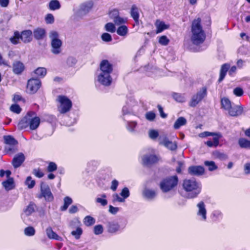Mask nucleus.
Returning a JSON list of instances; mask_svg holds the SVG:
<instances>
[{
    "label": "nucleus",
    "instance_id": "nucleus-55",
    "mask_svg": "<svg viewBox=\"0 0 250 250\" xmlns=\"http://www.w3.org/2000/svg\"><path fill=\"white\" fill-rule=\"evenodd\" d=\"M125 201V199L122 197H121L118 194L115 193L112 195V202L115 203L116 202H124Z\"/></svg>",
    "mask_w": 250,
    "mask_h": 250
},
{
    "label": "nucleus",
    "instance_id": "nucleus-51",
    "mask_svg": "<svg viewBox=\"0 0 250 250\" xmlns=\"http://www.w3.org/2000/svg\"><path fill=\"white\" fill-rule=\"evenodd\" d=\"M82 232V229L80 228H77L76 230L71 232V234L74 236L76 239H78L80 238Z\"/></svg>",
    "mask_w": 250,
    "mask_h": 250
},
{
    "label": "nucleus",
    "instance_id": "nucleus-1",
    "mask_svg": "<svg viewBox=\"0 0 250 250\" xmlns=\"http://www.w3.org/2000/svg\"><path fill=\"white\" fill-rule=\"evenodd\" d=\"M201 22L200 18H197L194 20L192 23L191 41L195 45L202 43L206 37Z\"/></svg>",
    "mask_w": 250,
    "mask_h": 250
},
{
    "label": "nucleus",
    "instance_id": "nucleus-24",
    "mask_svg": "<svg viewBox=\"0 0 250 250\" xmlns=\"http://www.w3.org/2000/svg\"><path fill=\"white\" fill-rule=\"evenodd\" d=\"M24 69L23 63L20 61H15L13 63V71L15 74H21Z\"/></svg>",
    "mask_w": 250,
    "mask_h": 250
},
{
    "label": "nucleus",
    "instance_id": "nucleus-42",
    "mask_svg": "<svg viewBox=\"0 0 250 250\" xmlns=\"http://www.w3.org/2000/svg\"><path fill=\"white\" fill-rule=\"evenodd\" d=\"M10 41L13 44H17L20 43V32L19 31H15L14 33L13 37L10 38Z\"/></svg>",
    "mask_w": 250,
    "mask_h": 250
},
{
    "label": "nucleus",
    "instance_id": "nucleus-49",
    "mask_svg": "<svg viewBox=\"0 0 250 250\" xmlns=\"http://www.w3.org/2000/svg\"><path fill=\"white\" fill-rule=\"evenodd\" d=\"M113 21L116 25H119L125 23L126 22L127 19L126 18H122L119 16L117 18L113 19Z\"/></svg>",
    "mask_w": 250,
    "mask_h": 250
},
{
    "label": "nucleus",
    "instance_id": "nucleus-12",
    "mask_svg": "<svg viewBox=\"0 0 250 250\" xmlns=\"http://www.w3.org/2000/svg\"><path fill=\"white\" fill-rule=\"evenodd\" d=\"M97 81L104 86H109L112 83V78L110 74L99 73L97 76Z\"/></svg>",
    "mask_w": 250,
    "mask_h": 250
},
{
    "label": "nucleus",
    "instance_id": "nucleus-44",
    "mask_svg": "<svg viewBox=\"0 0 250 250\" xmlns=\"http://www.w3.org/2000/svg\"><path fill=\"white\" fill-rule=\"evenodd\" d=\"M211 216L214 221H219L222 219L223 214L219 210H214L212 213Z\"/></svg>",
    "mask_w": 250,
    "mask_h": 250
},
{
    "label": "nucleus",
    "instance_id": "nucleus-26",
    "mask_svg": "<svg viewBox=\"0 0 250 250\" xmlns=\"http://www.w3.org/2000/svg\"><path fill=\"white\" fill-rule=\"evenodd\" d=\"M46 233L48 237L50 239H55L58 241H62V237L59 236L56 232H55L51 227H49L46 229Z\"/></svg>",
    "mask_w": 250,
    "mask_h": 250
},
{
    "label": "nucleus",
    "instance_id": "nucleus-17",
    "mask_svg": "<svg viewBox=\"0 0 250 250\" xmlns=\"http://www.w3.org/2000/svg\"><path fill=\"white\" fill-rule=\"evenodd\" d=\"M112 70V65L107 60H103L101 62L100 73L110 75Z\"/></svg>",
    "mask_w": 250,
    "mask_h": 250
},
{
    "label": "nucleus",
    "instance_id": "nucleus-2",
    "mask_svg": "<svg viewBox=\"0 0 250 250\" xmlns=\"http://www.w3.org/2000/svg\"><path fill=\"white\" fill-rule=\"evenodd\" d=\"M183 187L184 190L188 192V197L194 198L201 192L202 186L200 182L194 179H186L183 181Z\"/></svg>",
    "mask_w": 250,
    "mask_h": 250
},
{
    "label": "nucleus",
    "instance_id": "nucleus-31",
    "mask_svg": "<svg viewBox=\"0 0 250 250\" xmlns=\"http://www.w3.org/2000/svg\"><path fill=\"white\" fill-rule=\"evenodd\" d=\"M156 195V192L154 190L146 189L143 191V195L148 200L153 199Z\"/></svg>",
    "mask_w": 250,
    "mask_h": 250
},
{
    "label": "nucleus",
    "instance_id": "nucleus-10",
    "mask_svg": "<svg viewBox=\"0 0 250 250\" xmlns=\"http://www.w3.org/2000/svg\"><path fill=\"white\" fill-rule=\"evenodd\" d=\"M197 216L198 219L202 221L207 220V209L206 205L203 201H200L197 204Z\"/></svg>",
    "mask_w": 250,
    "mask_h": 250
},
{
    "label": "nucleus",
    "instance_id": "nucleus-19",
    "mask_svg": "<svg viewBox=\"0 0 250 250\" xmlns=\"http://www.w3.org/2000/svg\"><path fill=\"white\" fill-rule=\"evenodd\" d=\"M24 155L22 153H20L15 155L12 160V165L14 168H16L20 167L24 161Z\"/></svg>",
    "mask_w": 250,
    "mask_h": 250
},
{
    "label": "nucleus",
    "instance_id": "nucleus-56",
    "mask_svg": "<svg viewBox=\"0 0 250 250\" xmlns=\"http://www.w3.org/2000/svg\"><path fill=\"white\" fill-rule=\"evenodd\" d=\"M137 123L135 122H127L126 127L128 131L130 132L134 131V128L136 127Z\"/></svg>",
    "mask_w": 250,
    "mask_h": 250
},
{
    "label": "nucleus",
    "instance_id": "nucleus-28",
    "mask_svg": "<svg viewBox=\"0 0 250 250\" xmlns=\"http://www.w3.org/2000/svg\"><path fill=\"white\" fill-rule=\"evenodd\" d=\"M130 15L136 23H139V13L137 6L133 4L132 5L130 11Z\"/></svg>",
    "mask_w": 250,
    "mask_h": 250
},
{
    "label": "nucleus",
    "instance_id": "nucleus-16",
    "mask_svg": "<svg viewBox=\"0 0 250 250\" xmlns=\"http://www.w3.org/2000/svg\"><path fill=\"white\" fill-rule=\"evenodd\" d=\"M36 205L33 203H30L23 210V212L21 214V218L24 222H26L27 218L35 212L36 208Z\"/></svg>",
    "mask_w": 250,
    "mask_h": 250
},
{
    "label": "nucleus",
    "instance_id": "nucleus-18",
    "mask_svg": "<svg viewBox=\"0 0 250 250\" xmlns=\"http://www.w3.org/2000/svg\"><path fill=\"white\" fill-rule=\"evenodd\" d=\"M93 6V2L92 1H87L82 4L79 9V14L83 16L87 14L91 9Z\"/></svg>",
    "mask_w": 250,
    "mask_h": 250
},
{
    "label": "nucleus",
    "instance_id": "nucleus-8",
    "mask_svg": "<svg viewBox=\"0 0 250 250\" xmlns=\"http://www.w3.org/2000/svg\"><path fill=\"white\" fill-rule=\"evenodd\" d=\"M209 136H213L212 140H208L205 143V144L209 147H216L218 146L219 138L221 137V134L213 133L209 132H204L200 134V136L202 137Z\"/></svg>",
    "mask_w": 250,
    "mask_h": 250
},
{
    "label": "nucleus",
    "instance_id": "nucleus-37",
    "mask_svg": "<svg viewBox=\"0 0 250 250\" xmlns=\"http://www.w3.org/2000/svg\"><path fill=\"white\" fill-rule=\"evenodd\" d=\"M61 5L58 0H52L49 3V8L51 10H56L60 9Z\"/></svg>",
    "mask_w": 250,
    "mask_h": 250
},
{
    "label": "nucleus",
    "instance_id": "nucleus-11",
    "mask_svg": "<svg viewBox=\"0 0 250 250\" xmlns=\"http://www.w3.org/2000/svg\"><path fill=\"white\" fill-rule=\"evenodd\" d=\"M159 140L160 144L164 146L168 149L171 150H174L176 149L177 147L176 144L169 141L166 135L160 136Z\"/></svg>",
    "mask_w": 250,
    "mask_h": 250
},
{
    "label": "nucleus",
    "instance_id": "nucleus-21",
    "mask_svg": "<svg viewBox=\"0 0 250 250\" xmlns=\"http://www.w3.org/2000/svg\"><path fill=\"white\" fill-rule=\"evenodd\" d=\"M188 173L192 175L199 176L204 173V168L202 166H191L189 167Z\"/></svg>",
    "mask_w": 250,
    "mask_h": 250
},
{
    "label": "nucleus",
    "instance_id": "nucleus-57",
    "mask_svg": "<svg viewBox=\"0 0 250 250\" xmlns=\"http://www.w3.org/2000/svg\"><path fill=\"white\" fill-rule=\"evenodd\" d=\"M94 232L96 235H99L103 232V227L101 225H98L94 227Z\"/></svg>",
    "mask_w": 250,
    "mask_h": 250
},
{
    "label": "nucleus",
    "instance_id": "nucleus-32",
    "mask_svg": "<svg viewBox=\"0 0 250 250\" xmlns=\"http://www.w3.org/2000/svg\"><path fill=\"white\" fill-rule=\"evenodd\" d=\"M186 123L187 120L183 117H180L175 121L173 127L175 129H179L181 126L185 125Z\"/></svg>",
    "mask_w": 250,
    "mask_h": 250
},
{
    "label": "nucleus",
    "instance_id": "nucleus-14",
    "mask_svg": "<svg viewBox=\"0 0 250 250\" xmlns=\"http://www.w3.org/2000/svg\"><path fill=\"white\" fill-rule=\"evenodd\" d=\"M106 228L108 232L115 233L123 230L124 227H121L116 221H112L107 222Z\"/></svg>",
    "mask_w": 250,
    "mask_h": 250
},
{
    "label": "nucleus",
    "instance_id": "nucleus-34",
    "mask_svg": "<svg viewBox=\"0 0 250 250\" xmlns=\"http://www.w3.org/2000/svg\"><path fill=\"white\" fill-rule=\"evenodd\" d=\"M106 195L105 194H103L99 195L95 200L97 203L100 204L103 207L107 205V201L106 199Z\"/></svg>",
    "mask_w": 250,
    "mask_h": 250
},
{
    "label": "nucleus",
    "instance_id": "nucleus-64",
    "mask_svg": "<svg viewBox=\"0 0 250 250\" xmlns=\"http://www.w3.org/2000/svg\"><path fill=\"white\" fill-rule=\"evenodd\" d=\"M149 137L152 139H156L159 135L158 132L154 129H151L149 131Z\"/></svg>",
    "mask_w": 250,
    "mask_h": 250
},
{
    "label": "nucleus",
    "instance_id": "nucleus-35",
    "mask_svg": "<svg viewBox=\"0 0 250 250\" xmlns=\"http://www.w3.org/2000/svg\"><path fill=\"white\" fill-rule=\"evenodd\" d=\"M221 105L222 108L226 110H229L231 107V103L230 101L227 98H223L221 99Z\"/></svg>",
    "mask_w": 250,
    "mask_h": 250
},
{
    "label": "nucleus",
    "instance_id": "nucleus-7",
    "mask_svg": "<svg viewBox=\"0 0 250 250\" xmlns=\"http://www.w3.org/2000/svg\"><path fill=\"white\" fill-rule=\"evenodd\" d=\"M41 194L39 198L43 197L45 201L51 202L54 199V196L52 193L49 186L45 183L42 182L41 183Z\"/></svg>",
    "mask_w": 250,
    "mask_h": 250
},
{
    "label": "nucleus",
    "instance_id": "nucleus-59",
    "mask_svg": "<svg viewBox=\"0 0 250 250\" xmlns=\"http://www.w3.org/2000/svg\"><path fill=\"white\" fill-rule=\"evenodd\" d=\"M120 195L125 199L128 198L130 195V192L128 188L126 187L124 188L120 193Z\"/></svg>",
    "mask_w": 250,
    "mask_h": 250
},
{
    "label": "nucleus",
    "instance_id": "nucleus-4",
    "mask_svg": "<svg viewBox=\"0 0 250 250\" xmlns=\"http://www.w3.org/2000/svg\"><path fill=\"white\" fill-rule=\"evenodd\" d=\"M178 179L177 176H172L163 179L160 183V188L163 192L173 190L177 185Z\"/></svg>",
    "mask_w": 250,
    "mask_h": 250
},
{
    "label": "nucleus",
    "instance_id": "nucleus-58",
    "mask_svg": "<svg viewBox=\"0 0 250 250\" xmlns=\"http://www.w3.org/2000/svg\"><path fill=\"white\" fill-rule=\"evenodd\" d=\"M33 174L39 178H42L44 176V173L40 168H35L33 171Z\"/></svg>",
    "mask_w": 250,
    "mask_h": 250
},
{
    "label": "nucleus",
    "instance_id": "nucleus-9",
    "mask_svg": "<svg viewBox=\"0 0 250 250\" xmlns=\"http://www.w3.org/2000/svg\"><path fill=\"white\" fill-rule=\"evenodd\" d=\"M41 85V82L38 79H31L28 80L27 89L31 94L35 93L40 88Z\"/></svg>",
    "mask_w": 250,
    "mask_h": 250
},
{
    "label": "nucleus",
    "instance_id": "nucleus-47",
    "mask_svg": "<svg viewBox=\"0 0 250 250\" xmlns=\"http://www.w3.org/2000/svg\"><path fill=\"white\" fill-rule=\"evenodd\" d=\"M105 29L106 31L114 33L116 31V28L114 24L112 22H108L105 25Z\"/></svg>",
    "mask_w": 250,
    "mask_h": 250
},
{
    "label": "nucleus",
    "instance_id": "nucleus-46",
    "mask_svg": "<svg viewBox=\"0 0 250 250\" xmlns=\"http://www.w3.org/2000/svg\"><path fill=\"white\" fill-rule=\"evenodd\" d=\"M95 222V219L90 216H87L84 219V223L87 226H91L93 225Z\"/></svg>",
    "mask_w": 250,
    "mask_h": 250
},
{
    "label": "nucleus",
    "instance_id": "nucleus-54",
    "mask_svg": "<svg viewBox=\"0 0 250 250\" xmlns=\"http://www.w3.org/2000/svg\"><path fill=\"white\" fill-rule=\"evenodd\" d=\"M145 116L148 121H153L156 117V114L153 111H149L146 113Z\"/></svg>",
    "mask_w": 250,
    "mask_h": 250
},
{
    "label": "nucleus",
    "instance_id": "nucleus-50",
    "mask_svg": "<svg viewBox=\"0 0 250 250\" xmlns=\"http://www.w3.org/2000/svg\"><path fill=\"white\" fill-rule=\"evenodd\" d=\"M25 184L28 186L29 188H32L35 186V181L32 180L31 176H28L27 177L25 181Z\"/></svg>",
    "mask_w": 250,
    "mask_h": 250
},
{
    "label": "nucleus",
    "instance_id": "nucleus-6",
    "mask_svg": "<svg viewBox=\"0 0 250 250\" xmlns=\"http://www.w3.org/2000/svg\"><path fill=\"white\" fill-rule=\"evenodd\" d=\"M207 95V89L203 87L196 94L193 95L189 103V106L195 107Z\"/></svg>",
    "mask_w": 250,
    "mask_h": 250
},
{
    "label": "nucleus",
    "instance_id": "nucleus-41",
    "mask_svg": "<svg viewBox=\"0 0 250 250\" xmlns=\"http://www.w3.org/2000/svg\"><path fill=\"white\" fill-rule=\"evenodd\" d=\"M128 28L125 25H121L117 30V33L121 36H125L128 33Z\"/></svg>",
    "mask_w": 250,
    "mask_h": 250
},
{
    "label": "nucleus",
    "instance_id": "nucleus-61",
    "mask_svg": "<svg viewBox=\"0 0 250 250\" xmlns=\"http://www.w3.org/2000/svg\"><path fill=\"white\" fill-rule=\"evenodd\" d=\"M109 16L111 19L113 20L119 16V12L117 9H113L110 11Z\"/></svg>",
    "mask_w": 250,
    "mask_h": 250
},
{
    "label": "nucleus",
    "instance_id": "nucleus-60",
    "mask_svg": "<svg viewBox=\"0 0 250 250\" xmlns=\"http://www.w3.org/2000/svg\"><path fill=\"white\" fill-rule=\"evenodd\" d=\"M169 40L166 36H162L160 37L159 42L163 45H167L169 43Z\"/></svg>",
    "mask_w": 250,
    "mask_h": 250
},
{
    "label": "nucleus",
    "instance_id": "nucleus-13",
    "mask_svg": "<svg viewBox=\"0 0 250 250\" xmlns=\"http://www.w3.org/2000/svg\"><path fill=\"white\" fill-rule=\"evenodd\" d=\"M36 114L34 111H29L25 116H24L19 123L18 128L20 129H23L27 127H29V116L36 115Z\"/></svg>",
    "mask_w": 250,
    "mask_h": 250
},
{
    "label": "nucleus",
    "instance_id": "nucleus-30",
    "mask_svg": "<svg viewBox=\"0 0 250 250\" xmlns=\"http://www.w3.org/2000/svg\"><path fill=\"white\" fill-rule=\"evenodd\" d=\"M229 67L230 65L228 63H225L222 65L220 72V76L218 79L219 82H221L225 78Z\"/></svg>",
    "mask_w": 250,
    "mask_h": 250
},
{
    "label": "nucleus",
    "instance_id": "nucleus-33",
    "mask_svg": "<svg viewBox=\"0 0 250 250\" xmlns=\"http://www.w3.org/2000/svg\"><path fill=\"white\" fill-rule=\"evenodd\" d=\"M238 144L241 148L250 149V141L241 138L238 140Z\"/></svg>",
    "mask_w": 250,
    "mask_h": 250
},
{
    "label": "nucleus",
    "instance_id": "nucleus-48",
    "mask_svg": "<svg viewBox=\"0 0 250 250\" xmlns=\"http://www.w3.org/2000/svg\"><path fill=\"white\" fill-rule=\"evenodd\" d=\"M57 169V165L53 162H50L47 167V170L48 172H52L56 171Z\"/></svg>",
    "mask_w": 250,
    "mask_h": 250
},
{
    "label": "nucleus",
    "instance_id": "nucleus-52",
    "mask_svg": "<svg viewBox=\"0 0 250 250\" xmlns=\"http://www.w3.org/2000/svg\"><path fill=\"white\" fill-rule=\"evenodd\" d=\"M214 154L216 158L221 160H226L228 157L226 154L220 151H216L214 152Z\"/></svg>",
    "mask_w": 250,
    "mask_h": 250
},
{
    "label": "nucleus",
    "instance_id": "nucleus-45",
    "mask_svg": "<svg viewBox=\"0 0 250 250\" xmlns=\"http://www.w3.org/2000/svg\"><path fill=\"white\" fill-rule=\"evenodd\" d=\"M24 232L26 236H32L35 234V229L33 227L29 226L25 228Z\"/></svg>",
    "mask_w": 250,
    "mask_h": 250
},
{
    "label": "nucleus",
    "instance_id": "nucleus-53",
    "mask_svg": "<svg viewBox=\"0 0 250 250\" xmlns=\"http://www.w3.org/2000/svg\"><path fill=\"white\" fill-rule=\"evenodd\" d=\"M10 110L15 113L19 114L21 112V109L20 106L17 104H12L10 107Z\"/></svg>",
    "mask_w": 250,
    "mask_h": 250
},
{
    "label": "nucleus",
    "instance_id": "nucleus-29",
    "mask_svg": "<svg viewBox=\"0 0 250 250\" xmlns=\"http://www.w3.org/2000/svg\"><path fill=\"white\" fill-rule=\"evenodd\" d=\"M2 185L7 191L13 189L15 187L13 178H8L6 181L2 182Z\"/></svg>",
    "mask_w": 250,
    "mask_h": 250
},
{
    "label": "nucleus",
    "instance_id": "nucleus-22",
    "mask_svg": "<svg viewBox=\"0 0 250 250\" xmlns=\"http://www.w3.org/2000/svg\"><path fill=\"white\" fill-rule=\"evenodd\" d=\"M243 111L242 106L240 105H234L228 110L229 114L230 116L236 117L241 115Z\"/></svg>",
    "mask_w": 250,
    "mask_h": 250
},
{
    "label": "nucleus",
    "instance_id": "nucleus-40",
    "mask_svg": "<svg viewBox=\"0 0 250 250\" xmlns=\"http://www.w3.org/2000/svg\"><path fill=\"white\" fill-rule=\"evenodd\" d=\"M34 72L38 77L43 78L46 74V69L44 67H39Z\"/></svg>",
    "mask_w": 250,
    "mask_h": 250
},
{
    "label": "nucleus",
    "instance_id": "nucleus-62",
    "mask_svg": "<svg viewBox=\"0 0 250 250\" xmlns=\"http://www.w3.org/2000/svg\"><path fill=\"white\" fill-rule=\"evenodd\" d=\"M102 40L105 42H109L111 41L112 37L111 36L107 33H104L101 36Z\"/></svg>",
    "mask_w": 250,
    "mask_h": 250
},
{
    "label": "nucleus",
    "instance_id": "nucleus-63",
    "mask_svg": "<svg viewBox=\"0 0 250 250\" xmlns=\"http://www.w3.org/2000/svg\"><path fill=\"white\" fill-rule=\"evenodd\" d=\"M233 94L236 96H242L244 94L243 90L240 87H236L233 89Z\"/></svg>",
    "mask_w": 250,
    "mask_h": 250
},
{
    "label": "nucleus",
    "instance_id": "nucleus-23",
    "mask_svg": "<svg viewBox=\"0 0 250 250\" xmlns=\"http://www.w3.org/2000/svg\"><path fill=\"white\" fill-rule=\"evenodd\" d=\"M41 122L40 118L36 115L29 116V128L31 130H35L39 126Z\"/></svg>",
    "mask_w": 250,
    "mask_h": 250
},
{
    "label": "nucleus",
    "instance_id": "nucleus-39",
    "mask_svg": "<svg viewBox=\"0 0 250 250\" xmlns=\"http://www.w3.org/2000/svg\"><path fill=\"white\" fill-rule=\"evenodd\" d=\"M64 205L61 208L62 211L66 210L68 206L72 203V199L69 196L65 197L64 199Z\"/></svg>",
    "mask_w": 250,
    "mask_h": 250
},
{
    "label": "nucleus",
    "instance_id": "nucleus-25",
    "mask_svg": "<svg viewBox=\"0 0 250 250\" xmlns=\"http://www.w3.org/2000/svg\"><path fill=\"white\" fill-rule=\"evenodd\" d=\"M155 26L156 27V32L157 34L161 33L165 30L168 29L169 27V24H167L164 21L159 20L156 21Z\"/></svg>",
    "mask_w": 250,
    "mask_h": 250
},
{
    "label": "nucleus",
    "instance_id": "nucleus-36",
    "mask_svg": "<svg viewBox=\"0 0 250 250\" xmlns=\"http://www.w3.org/2000/svg\"><path fill=\"white\" fill-rule=\"evenodd\" d=\"M3 138L4 143L6 144L12 146H15L18 144V141L10 135L4 136Z\"/></svg>",
    "mask_w": 250,
    "mask_h": 250
},
{
    "label": "nucleus",
    "instance_id": "nucleus-15",
    "mask_svg": "<svg viewBox=\"0 0 250 250\" xmlns=\"http://www.w3.org/2000/svg\"><path fill=\"white\" fill-rule=\"evenodd\" d=\"M160 160V158L154 154H146L143 156L142 161L144 165L149 166L157 163Z\"/></svg>",
    "mask_w": 250,
    "mask_h": 250
},
{
    "label": "nucleus",
    "instance_id": "nucleus-43",
    "mask_svg": "<svg viewBox=\"0 0 250 250\" xmlns=\"http://www.w3.org/2000/svg\"><path fill=\"white\" fill-rule=\"evenodd\" d=\"M173 99L178 102L183 103L186 101V98L184 94L174 93L172 94Z\"/></svg>",
    "mask_w": 250,
    "mask_h": 250
},
{
    "label": "nucleus",
    "instance_id": "nucleus-38",
    "mask_svg": "<svg viewBox=\"0 0 250 250\" xmlns=\"http://www.w3.org/2000/svg\"><path fill=\"white\" fill-rule=\"evenodd\" d=\"M205 166L207 167L208 170L212 171L217 169V166L213 161H206L204 162Z\"/></svg>",
    "mask_w": 250,
    "mask_h": 250
},
{
    "label": "nucleus",
    "instance_id": "nucleus-27",
    "mask_svg": "<svg viewBox=\"0 0 250 250\" xmlns=\"http://www.w3.org/2000/svg\"><path fill=\"white\" fill-rule=\"evenodd\" d=\"M45 30L43 28H38L33 31L34 38L37 40L43 39L45 35Z\"/></svg>",
    "mask_w": 250,
    "mask_h": 250
},
{
    "label": "nucleus",
    "instance_id": "nucleus-20",
    "mask_svg": "<svg viewBox=\"0 0 250 250\" xmlns=\"http://www.w3.org/2000/svg\"><path fill=\"white\" fill-rule=\"evenodd\" d=\"M32 32L30 30H26L20 33V39L24 43L30 42L32 39Z\"/></svg>",
    "mask_w": 250,
    "mask_h": 250
},
{
    "label": "nucleus",
    "instance_id": "nucleus-3",
    "mask_svg": "<svg viewBox=\"0 0 250 250\" xmlns=\"http://www.w3.org/2000/svg\"><path fill=\"white\" fill-rule=\"evenodd\" d=\"M59 37V33L56 31H51L49 34V38L51 40V51L55 55L60 54L62 51V42Z\"/></svg>",
    "mask_w": 250,
    "mask_h": 250
},
{
    "label": "nucleus",
    "instance_id": "nucleus-5",
    "mask_svg": "<svg viewBox=\"0 0 250 250\" xmlns=\"http://www.w3.org/2000/svg\"><path fill=\"white\" fill-rule=\"evenodd\" d=\"M57 101L60 105L59 111L62 114L68 112L72 107V102L67 97L63 95H59L57 97Z\"/></svg>",
    "mask_w": 250,
    "mask_h": 250
}]
</instances>
